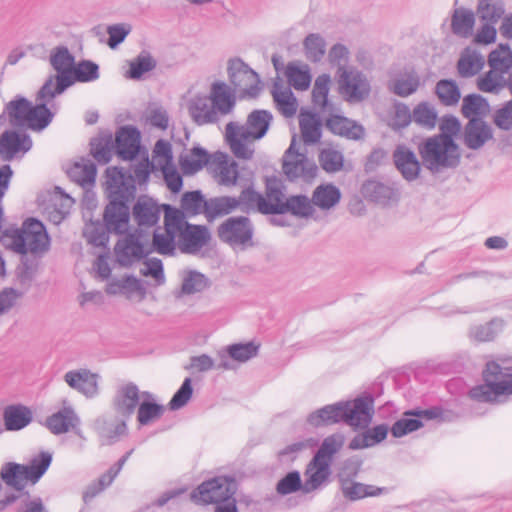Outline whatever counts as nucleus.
I'll return each instance as SVG.
<instances>
[{"mask_svg":"<svg viewBox=\"0 0 512 512\" xmlns=\"http://www.w3.org/2000/svg\"><path fill=\"white\" fill-rule=\"evenodd\" d=\"M105 185L110 200L103 214L106 229L115 234H124L130 220L127 202L134 197L136 191L134 179L117 167H109L106 170Z\"/></svg>","mask_w":512,"mask_h":512,"instance_id":"obj_1","label":"nucleus"},{"mask_svg":"<svg viewBox=\"0 0 512 512\" xmlns=\"http://www.w3.org/2000/svg\"><path fill=\"white\" fill-rule=\"evenodd\" d=\"M54 98L42 99L38 92L37 103L33 104L24 96L16 95L5 104L0 114V127L9 123L12 128L16 129H30L37 132L44 130L54 117V113L48 108Z\"/></svg>","mask_w":512,"mask_h":512,"instance_id":"obj_2","label":"nucleus"},{"mask_svg":"<svg viewBox=\"0 0 512 512\" xmlns=\"http://www.w3.org/2000/svg\"><path fill=\"white\" fill-rule=\"evenodd\" d=\"M272 120L269 111L258 109L247 116L245 124L229 122L225 128V137L232 153L237 158L251 159L255 151L254 143L266 135Z\"/></svg>","mask_w":512,"mask_h":512,"instance_id":"obj_3","label":"nucleus"},{"mask_svg":"<svg viewBox=\"0 0 512 512\" xmlns=\"http://www.w3.org/2000/svg\"><path fill=\"white\" fill-rule=\"evenodd\" d=\"M238 484L233 477L216 476L195 488L190 499L197 505H214L215 512H239L235 494Z\"/></svg>","mask_w":512,"mask_h":512,"instance_id":"obj_4","label":"nucleus"},{"mask_svg":"<svg viewBox=\"0 0 512 512\" xmlns=\"http://www.w3.org/2000/svg\"><path fill=\"white\" fill-rule=\"evenodd\" d=\"M422 165L433 174L455 168L460 162L458 145L444 135H433L418 145Z\"/></svg>","mask_w":512,"mask_h":512,"instance_id":"obj_5","label":"nucleus"},{"mask_svg":"<svg viewBox=\"0 0 512 512\" xmlns=\"http://www.w3.org/2000/svg\"><path fill=\"white\" fill-rule=\"evenodd\" d=\"M52 462V455L41 452L27 464L5 462L0 468V480L16 491L24 490L28 485H35L46 473Z\"/></svg>","mask_w":512,"mask_h":512,"instance_id":"obj_6","label":"nucleus"},{"mask_svg":"<svg viewBox=\"0 0 512 512\" xmlns=\"http://www.w3.org/2000/svg\"><path fill=\"white\" fill-rule=\"evenodd\" d=\"M50 64L57 74L50 75L39 90L40 98L56 97L74 84V56L65 46L56 47L50 55Z\"/></svg>","mask_w":512,"mask_h":512,"instance_id":"obj_7","label":"nucleus"},{"mask_svg":"<svg viewBox=\"0 0 512 512\" xmlns=\"http://www.w3.org/2000/svg\"><path fill=\"white\" fill-rule=\"evenodd\" d=\"M50 238L44 225L36 219H28L24 222L20 231L13 237L12 248L19 254L28 252L37 254L48 250Z\"/></svg>","mask_w":512,"mask_h":512,"instance_id":"obj_8","label":"nucleus"},{"mask_svg":"<svg viewBox=\"0 0 512 512\" xmlns=\"http://www.w3.org/2000/svg\"><path fill=\"white\" fill-rule=\"evenodd\" d=\"M175 216L179 221L177 246L182 253L195 255L208 245L211 234L206 226L188 223L183 212L176 208Z\"/></svg>","mask_w":512,"mask_h":512,"instance_id":"obj_9","label":"nucleus"},{"mask_svg":"<svg viewBox=\"0 0 512 512\" xmlns=\"http://www.w3.org/2000/svg\"><path fill=\"white\" fill-rule=\"evenodd\" d=\"M228 76L233 91L243 98H255L258 96L261 86L258 74L241 59H232L228 63Z\"/></svg>","mask_w":512,"mask_h":512,"instance_id":"obj_10","label":"nucleus"},{"mask_svg":"<svg viewBox=\"0 0 512 512\" xmlns=\"http://www.w3.org/2000/svg\"><path fill=\"white\" fill-rule=\"evenodd\" d=\"M341 422L353 430H364L372 422L374 400L371 396L357 397L350 401H341Z\"/></svg>","mask_w":512,"mask_h":512,"instance_id":"obj_11","label":"nucleus"},{"mask_svg":"<svg viewBox=\"0 0 512 512\" xmlns=\"http://www.w3.org/2000/svg\"><path fill=\"white\" fill-rule=\"evenodd\" d=\"M254 229L249 218L230 217L218 227V237L232 248L245 249L252 246Z\"/></svg>","mask_w":512,"mask_h":512,"instance_id":"obj_12","label":"nucleus"},{"mask_svg":"<svg viewBox=\"0 0 512 512\" xmlns=\"http://www.w3.org/2000/svg\"><path fill=\"white\" fill-rule=\"evenodd\" d=\"M339 92L350 103H358L370 94V83L363 73L356 69L340 68Z\"/></svg>","mask_w":512,"mask_h":512,"instance_id":"obj_13","label":"nucleus"},{"mask_svg":"<svg viewBox=\"0 0 512 512\" xmlns=\"http://www.w3.org/2000/svg\"><path fill=\"white\" fill-rule=\"evenodd\" d=\"M148 238L137 229L134 233L126 234L115 246L117 262L124 267L144 258L150 250L146 248Z\"/></svg>","mask_w":512,"mask_h":512,"instance_id":"obj_14","label":"nucleus"},{"mask_svg":"<svg viewBox=\"0 0 512 512\" xmlns=\"http://www.w3.org/2000/svg\"><path fill=\"white\" fill-rule=\"evenodd\" d=\"M177 228H179V221L175 216V208L167 206L164 215V228H157L153 232V251L161 255H174L177 246Z\"/></svg>","mask_w":512,"mask_h":512,"instance_id":"obj_15","label":"nucleus"},{"mask_svg":"<svg viewBox=\"0 0 512 512\" xmlns=\"http://www.w3.org/2000/svg\"><path fill=\"white\" fill-rule=\"evenodd\" d=\"M31 148V137L21 129H6L0 136V157L3 161L22 157Z\"/></svg>","mask_w":512,"mask_h":512,"instance_id":"obj_16","label":"nucleus"},{"mask_svg":"<svg viewBox=\"0 0 512 512\" xmlns=\"http://www.w3.org/2000/svg\"><path fill=\"white\" fill-rule=\"evenodd\" d=\"M127 421L116 413H106L95 419L93 428L103 445H111L127 433Z\"/></svg>","mask_w":512,"mask_h":512,"instance_id":"obj_17","label":"nucleus"},{"mask_svg":"<svg viewBox=\"0 0 512 512\" xmlns=\"http://www.w3.org/2000/svg\"><path fill=\"white\" fill-rule=\"evenodd\" d=\"M141 397L136 384L127 382L119 385L111 402L113 412L128 420L138 408Z\"/></svg>","mask_w":512,"mask_h":512,"instance_id":"obj_18","label":"nucleus"},{"mask_svg":"<svg viewBox=\"0 0 512 512\" xmlns=\"http://www.w3.org/2000/svg\"><path fill=\"white\" fill-rule=\"evenodd\" d=\"M316 166L306 154L300 153L297 148L295 136L283 157V171L290 179L307 177L314 174Z\"/></svg>","mask_w":512,"mask_h":512,"instance_id":"obj_19","label":"nucleus"},{"mask_svg":"<svg viewBox=\"0 0 512 512\" xmlns=\"http://www.w3.org/2000/svg\"><path fill=\"white\" fill-rule=\"evenodd\" d=\"M208 170L218 184L228 187L236 184L239 175L238 164L222 152L211 155Z\"/></svg>","mask_w":512,"mask_h":512,"instance_id":"obj_20","label":"nucleus"},{"mask_svg":"<svg viewBox=\"0 0 512 512\" xmlns=\"http://www.w3.org/2000/svg\"><path fill=\"white\" fill-rule=\"evenodd\" d=\"M331 476V464L313 456L304 471L303 493L310 494L322 489Z\"/></svg>","mask_w":512,"mask_h":512,"instance_id":"obj_21","label":"nucleus"},{"mask_svg":"<svg viewBox=\"0 0 512 512\" xmlns=\"http://www.w3.org/2000/svg\"><path fill=\"white\" fill-rule=\"evenodd\" d=\"M493 139V128L481 118L470 119L464 127L463 143L471 150L482 148Z\"/></svg>","mask_w":512,"mask_h":512,"instance_id":"obj_22","label":"nucleus"},{"mask_svg":"<svg viewBox=\"0 0 512 512\" xmlns=\"http://www.w3.org/2000/svg\"><path fill=\"white\" fill-rule=\"evenodd\" d=\"M393 161L402 177L411 182L419 177L421 163L414 151L405 145H398L393 152Z\"/></svg>","mask_w":512,"mask_h":512,"instance_id":"obj_23","label":"nucleus"},{"mask_svg":"<svg viewBox=\"0 0 512 512\" xmlns=\"http://www.w3.org/2000/svg\"><path fill=\"white\" fill-rule=\"evenodd\" d=\"M262 214H285V202L287 200L284 193V185L277 178H268L266 181V191L263 195Z\"/></svg>","mask_w":512,"mask_h":512,"instance_id":"obj_24","label":"nucleus"},{"mask_svg":"<svg viewBox=\"0 0 512 512\" xmlns=\"http://www.w3.org/2000/svg\"><path fill=\"white\" fill-rule=\"evenodd\" d=\"M259 346L253 342L238 343L229 345L226 351L219 352L220 362L217 365L218 369L230 370L234 368L231 360L240 363L247 362L258 354Z\"/></svg>","mask_w":512,"mask_h":512,"instance_id":"obj_25","label":"nucleus"},{"mask_svg":"<svg viewBox=\"0 0 512 512\" xmlns=\"http://www.w3.org/2000/svg\"><path fill=\"white\" fill-rule=\"evenodd\" d=\"M483 379L500 396L512 394V370L510 368H502L494 361L488 362L483 371Z\"/></svg>","mask_w":512,"mask_h":512,"instance_id":"obj_26","label":"nucleus"},{"mask_svg":"<svg viewBox=\"0 0 512 512\" xmlns=\"http://www.w3.org/2000/svg\"><path fill=\"white\" fill-rule=\"evenodd\" d=\"M64 380L72 389L88 398L98 394V375L87 369L68 371Z\"/></svg>","mask_w":512,"mask_h":512,"instance_id":"obj_27","label":"nucleus"},{"mask_svg":"<svg viewBox=\"0 0 512 512\" xmlns=\"http://www.w3.org/2000/svg\"><path fill=\"white\" fill-rule=\"evenodd\" d=\"M115 148L118 156L123 160L136 157L140 148V132L133 126H124L119 129L115 138Z\"/></svg>","mask_w":512,"mask_h":512,"instance_id":"obj_28","label":"nucleus"},{"mask_svg":"<svg viewBox=\"0 0 512 512\" xmlns=\"http://www.w3.org/2000/svg\"><path fill=\"white\" fill-rule=\"evenodd\" d=\"M235 92L224 82H215L211 86L210 96L214 110L221 117L230 114L236 104Z\"/></svg>","mask_w":512,"mask_h":512,"instance_id":"obj_29","label":"nucleus"},{"mask_svg":"<svg viewBox=\"0 0 512 512\" xmlns=\"http://www.w3.org/2000/svg\"><path fill=\"white\" fill-rule=\"evenodd\" d=\"M189 114L197 125L217 123L220 118L208 96H196L189 103Z\"/></svg>","mask_w":512,"mask_h":512,"instance_id":"obj_30","label":"nucleus"},{"mask_svg":"<svg viewBox=\"0 0 512 512\" xmlns=\"http://www.w3.org/2000/svg\"><path fill=\"white\" fill-rule=\"evenodd\" d=\"M133 217L137 222L141 233L144 227L155 226L160 218L158 205L150 198H139L133 207Z\"/></svg>","mask_w":512,"mask_h":512,"instance_id":"obj_31","label":"nucleus"},{"mask_svg":"<svg viewBox=\"0 0 512 512\" xmlns=\"http://www.w3.org/2000/svg\"><path fill=\"white\" fill-rule=\"evenodd\" d=\"M80 423L79 417L70 406L63 407L58 412L49 416L46 426L55 435L67 433Z\"/></svg>","mask_w":512,"mask_h":512,"instance_id":"obj_32","label":"nucleus"},{"mask_svg":"<svg viewBox=\"0 0 512 512\" xmlns=\"http://www.w3.org/2000/svg\"><path fill=\"white\" fill-rule=\"evenodd\" d=\"M271 93L277 109L283 116L289 118L296 114L297 100L290 88L284 87L281 79L274 81Z\"/></svg>","mask_w":512,"mask_h":512,"instance_id":"obj_33","label":"nucleus"},{"mask_svg":"<svg viewBox=\"0 0 512 512\" xmlns=\"http://www.w3.org/2000/svg\"><path fill=\"white\" fill-rule=\"evenodd\" d=\"M484 56L477 50L465 48L457 62V71L462 78H471L477 75L484 67Z\"/></svg>","mask_w":512,"mask_h":512,"instance_id":"obj_34","label":"nucleus"},{"mask_svg":"<svg viewBox=\"0 0 512 512\" xmlns=\"http://www.w3.org/2000/svg\"><path fill=\"white\" fill-rule=\"evenodd\" d=\"M339 482L343 496L349 501H358L366 497L379 496L385 490L384 488L363 484L346 478H340Z\"/></svg>","mask_w":512,"mask_h":512,"instance_id":"obj_35","label":"nucleus"},{"mask_svg":"<svg viewBox=\"0 0 512 512\" xmlns=\"http://www.w3.org/2000/svg\"><path fill=\"white\" fill-rule=\"evenodd\" d=\"M33 419L32 411L23 405H9L3 411V422L8 431H19Z\"/></svg>","mask_w":512,"mask_h":512,"instance_id":"obj_36","label":"nucleus"},{"mask_svg":"<svg viewBox=\"0 0 512 512\" xmlns=\"http://www.w3.org/2000/svg\"><path fill=\"white\" fill-rule=\"evenodd\" d=\"M509 75L489 68L476 79L479 91L492 95H499L508 85Z\"/></svg>","mask_w":512,"mask_h":512,"instance_id":"obj_37","label":"nucleus"},{"mask_svg":"<svg viewBox=\"0 0 512 512\" xmlns=\"http://www.w3.org/2000/svg\"><path fill=\"white\" fill-rule=\"evenodd\" d=\"M326 127L334 134L347 139L358 140L364 135V128L346 117L332 115L326 120Z\"/></svg>","mask_w":512,"mask_h":512,"instance_id":"obj_38","label":"nucleus"},{"mask_svg":"<svg viewBox=\"0 0 512 512\" xmlns=\"http://www.w3.org/2000/svg\"><path fill=\"white\" fill-rule=\"evenodd\" d=\"M341 412V401L325 405L310 413L307 422L315 428L338 424L341 422Z\"/></svg>","mask_w":512,"mask_h":512,"instance_id":"obj_39","label":"nucleus"},{"mask_svg":"<svg viewBox=\"0 0 512 512\" xmlns=\"http://www.w3.org/2000/svg\"><path fill=\"white\" fill-rule=\"evenodd\" d=\"M363 194L383 206L396 202L398 199L397 192L393 187L375 180L367 181L363 185Z\"/></svg>","mask_w":512,"mask_h":512,"instance_id":"obj_40","label":"nucleus"},{"mask_svg":"<svg viewBox=\"0 0 512 512\" xmlns=\"http://www.w3.org/2000/svg\"><path fill=\"white\" fill-rule=\"evenodd\" d=\"M388 434V426L380 424L373 428H366L361 434L356 435L349 443L351 450H360L373 447L386 439Z\"/></svg>","mask_w":512,"mask_h":512,"instance_id":"obj_41","label":"nucleus"},{"mask_svg":"<svg viewBox=\"0 0 512 512\" xmlns=\"http://www.w3.org/2000/svg\"><path fill=\"white\" fill-rule=\"evenodd\" d=\"M96 165L89 159L75 162L67 171L69 178L82 187L92 186L96 178Z\"/></svg>","mask_w":512,"mask_h":512,"instance_id":"obj_42","label":"nucleus"},{"mask_svg":"<svg viewBox=\"0 0 512 512\" xmlns=\"http://www.w3.org/2000/svg\"><path fill=\"white\" fill-rule=\"evenodd\" d=\"M299 126L305 144H315L321 138L322 123L319 116L311 112H301Z\"/></svg>","mask_w":512,"mask_h":512,"instance_id":"obj_43","label":"nucleus"},{"mask_svg":"<svg viewBox=\"0 0 512 512\" xmlns=\"http://www.w3.org/2000/svg\"><path fill=\"white\" fill-rule=\"evenodd\" d=\"M143 401L139 403L137 409V420L140 425H148L158 420L164 413V407L154 400L150 392H142Z\"/></svg>","mask_w":512,"mask_h":512,"instance_id":"obj_44","label":"nucleus"},{"mask_svg":"<svg viewBox=\"0 0 512 512\" xmlns=\"http://www.w3.org/2000/svg\"><path fill=\"white\" fill-rule=\"evenodd\" d=\"M488 68L504 74H512V49L509 44L501 43L487 57Z\"/></svg>","mask_w":512,"mask_h":512,"instance_id":"obj_45","label":"nucleus"},{"mask_svg":"<svg viewBox=\"0 0 512 512\" xmlns=\"http://www.w3.org/2000/svg\"><path fill=\"white\" fill-rule=\"evenodd\" d=\"M341 199V192L333 184H321L315 188L312 194L314 206L321 210H330L335 207Z\"/></svg>","mask_w":512,"mask_h":512,"instance_id":"obj_46","label":"nucleus"},{"mask_svg":"<svg viewBox=\"0 0 512 512\" xmlns=\"http://www.w3.org/2000/svg\"><path fill=\"white\" fill-rule=\"evenodd\" d=\"M331 79L328 74L319 75L314 83L312 90V101L320 113H331L332 104L328 100Z\"/></svg>","mask_w":512,"mask_h":512,"instance_id":"obj_47","label":"nucleus"},{"mask_svg":"<svg viewBox=\"0 0 512 512\" xmlns=\"http://www.w3.org/2000/svg\"><path fill=\"white\" fill-rule=\"evenodd\" d=\"M211 155L201 147H194L190 151L181 155L180 165L185 174H194L201 170L205 165L209 168Z\"/></svg>","mask_w":512,"mask_h":512,"instance_id":"obj_48","label":"nucleus"},{"mask_svg":"<svg viewBox=\"0 0 512 512\" xmlns=\"http://www.w3.org/2000/svg\"><path fill=\"white\" fill-rule=\"evenodd\" d=\"M285 76L290 86L296 90H306L311 83L309 67L306 64L290 62L285 68Z\"/></svg>","mask_w":512,"mask_h":512,"instance_id":"obj_49","label":"nucleus"},{"mask_svg":"<svg viewBox=\"0 0 512 512\" xmlns=\"http://www.w3.org/2000/svg\"><path fill=\"white\" fill-rule=\"evenodd\" d=\"M475 24V14L472 10L458 8L454 10L451 20V29L454 34L467 38L472 34Z\"/></svg>","mask_w":512,"mask_h":512,"instance_id":"obj_50","label":"nucleus"},{"mask_svg":"<svg viewBox=\"0 0 512 512\" xmlns=\"http://www.w3.org/2000/svg\"><path fill=\"white\" fill-rule=\"evenodd\" d=\"M503 0H478L476 13L480 21L498 23L505 15Z\"/></svg>","mask_w":512,"mask_h":512,"instance_id":"obj_51","label":"nucleus"},{"mask_svg":"<svg viewBox=\"0 0 512 512\" xmlns=\"http://www.w3.org/2000/svg\"><path fill=\"white\" fill-rule=\"evenodd\" d=\"M157 66V61L152 57L148 51H141L129 63V70L126 72V78L139 80L145 73L154 70Z\"/></svg>","mask_w":512,"mask_h":512,"instance_id":"obj_52","label":"nucleus"},{"mask_svg":"<svg viewBox=\"0 0 512 512\" xmlns=\"http://www.w3.org/2000/svg\"><path fill=\"white\" fill-rule=\"evenodd\" d=\"M439 101L445 106H455L461 98V92L454 80L442 79L435 86Z\"/></svg>","mask_w":512,"mask_h":512,"instance_id":"obj_53","label":"nucleus"},{"mask_svg":"<svg viewBox=\"0 0 512 512\" xmlns=\"http://www.w3.org/2000/svg\"><path fill=\"white\" fill-rule=\"evenodd\" d=\"M438 113L435 107L428 102H421L412 111V121L425 129H433L436 126Z\"/></svg>","mask_w":512,"mask_h":512,"instance_id":"obj_54","label":"nucleus"},{"mask_svg":"<svg viewBox=\"0 0 512 512\" xmlns=\"http://www.w3.org/2000/svg\"><path fill=\"white\" fill-rule=\"evenodd\" d=\"M239 207V200L235 197L223 196L210 199L206 204V216L216 218L226 215Z\"/></svg>","mask_w":512,"mask_h":512,"instance_id":"obj_55","label":"nucleus"},{"mask_svg":"<svg viewBox=\"0 0 512 512\" xmlns=\"http://www.w3.org/2000/svg\"><path fill=\"white\" fill-rule=\"evenodd\" d=\"M315 212L312 198L305 195H296L287 198L285 202V213H291L301 218L311 217Z\"/></svg>","mask_w":512,"mask_h":512,"instance_id":"obj_56","label":"nucleus"},{"mask_svg":"<svg viewBox=\"0 0 512 512\" xmlns=\"http://www.w3.org/2000/svg\"><path fill=\"white\" fill-rule=\"evenodd\" d=\"M303 47L305 57L311 62H320L326 53L325 39L317 33L307 35Z\"/></svg>","mask_w":512,"mask_h":512,"instance_id":"obj_57","label":"nucleus"},{"mask_svg":"<svg viewBox=\"0 0 512 512\" xmlns=\"http://www.w3.org/2000/svg\"><path fill=\"white\" fill-rule=\"evenodd\" d=\"M420 86V78L415 72L406 73L394 79L390 88L394 94L407 97L415 93Z\"/></svg>","mask_w":512,"mask_h":512,"instance_id":"obj_58","label":"nucleus"},{"mask_svg":"<svg viewBox=\"0 0 512 512\" xmlns=\"http://www.w3.org/2000/svg\"><path fill=\"white\" fill-rule=\"evenodd\" d=\"M488 110V101L479 94H469L463 98L461 111L463 116L469 120L486 114Z\"/></svg>","mask_w":512,"mask_h":512,"instance_id":"obj_59","label":"nucleus"},{"mask_svg":"<svg viewBox=\"0 0 512 512\" xmlns=\"http://www.w3.org/2000/svg\"><path fill=\"white\" fill-rule=\"evenodd\" d=\"M344 441L343 434H332L323 440L314 456L331 464L333 455L342 448Z\"/></svg>","mask_w":512,"mask_h":512,"instance_id":"obj_60","label":"nucleus"},{"mask_svg":"<svg viewBox=\"0 0 512 512\" xmlns=\"http://www.w3.org/2000/svg\"><path fill=\"white\" fill-rule=\"evenodd\" d=\"M319 162L327 173H336L344 166V156L342 152L334 148H324L319 154Z\"/></svg>","mask_w":512,"mask_h":512,"instance_id":"obj_61","label":"nucleus"},{"mask_svg":"<svg viewBox=\"0 0 512 512\" xmlns=\"http://www.w3.org/2000/svg\"><path fill=\"white\" fill-rule=\"evenodd\" d=\"M114 142L112 135H106L91 142V154L99 163L106 164L112 157Z\"/></svg>","mask_w":512,"mask_h":512,"instance_id":"obj_62","label":"nucleus"},{"mask_svg":"<svg viewBox=\"0 0 512 512\" xmlns=\"http://www.w3.org/2000/svg\"><path fill=\"white\" fill-rule=\"evenodd\" d=\"M206 201L200 191H191L183 194L181 198V210L183 214L196 215L203 209L206 213Z\"/></svg>","mask_w":512,"mask_h":512,"instance_id":"obj_63","label":"nucleus"},{"mask_svg":"<svg viewBox=\"0 0 512 512\" xmlns=\"http://www.w3.org/2000/svg\"><path fill=\"white\" fill-rule=\"evenodd\" d=\"M412 121V112L404 103H395L390 112L388 125L393 130H400L407 127Z\"/></svg>","mask_w":512,"mask_h":512,"instance_id":"obj_64","label":"nucleus"}]
</instances>
